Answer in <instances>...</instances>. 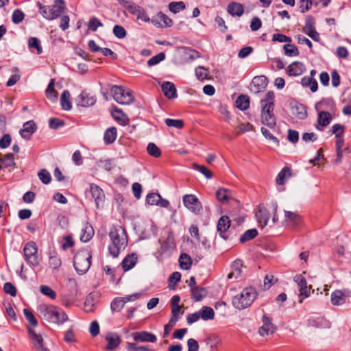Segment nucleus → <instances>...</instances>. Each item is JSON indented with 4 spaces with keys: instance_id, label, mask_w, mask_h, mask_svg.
Returning a JSON list of instances; mask_svg holds the SVG:
<instances>
[{
    "instance_id": "42",
    "label": "nucleus",
    "mask_w": 351,
    "mask_h": 351,
    "mask_svg": "<svg viewBox=\"0 0 351 351\" xmlns=\"http://www.w3.org/2000/svg\"><path fill=\"white\" fill-rule=\"evenodd\" d=\"M45 95L47 98L51 101L54 102L57 101L58 93L54 88V80L51 79L47 88L45 90Z\"/></svg>"
},
{
    "instance_id": "39",
    "label": "nucleus",
    "mask_w": 351,
    "mask_h": 351,
    "mask_svg": "<svg viewBox=\"0 0 351 351\" xmlns=\"http://www.w3.org/2000/svg\"><path fill=\"white\" fill-rule=\"evenodd\" d=\"M291 176V169L288 167H285L282 169L278 173L276 181L278 185H283L287 178Z\"/></svg>"
},
{
    "instance_id": "47",
    "label": "nucleus",
    "mask_w": 351,
    "mask_h": 351,
    "mask_svg": "<svg viewBox=\"0 0 351 351\" xmlns=\"http://www.w3.org/2000/svg\"><path fill=\"white\" fill-rule=\"evenodd\" d=\"M180 266L182 269L188 270L192 265V260L189 255L182 253L179 258Z\"/></svg>"
},
{
    "instance_id": "53",
    "label": "nucleus",
    "mask_w": 351,
    "mask_h": 351,
    "mask_svg": "<svg viewBox=\"0 0 351 351\" xmlns=\"http://www.w3.org/2000/svg\"><path fill=\"white\" fill-rule=\"evenodd\" d=\"M284 53L288 57H295L299 55L296 45H283Z\"/></svg>"
},
{
    "instance_id": "19",
    "label": "nucleus",
    "mask_w": 351,
    "mask_h": 351,
    "mask_svg": "<svg viewBox=\"0 0 351 351\" xmlns=\"http://www.w3.org/2000/svg\"><path fill=\"white\" fill-rule=\"evenodd\" d=\"M138 298V294L134 295H128L123 298H114L110 304L111 310L114 312H119L124 306L125 304L130 300Z\"/></svg>"
},
{
    "instance_id": "23",
    "label": "nucleus",
    "mask_w": 351,
    "mask_h": 351,
    "mask_svg": "<svg viewBox=\"0 0 351 351\" xmlns=\"http://www.w3.org/2000/svg\"><path fill=\"white\" fill-rule=\"evenodd\" d=\"M28 332L30 336V339L34 344V346L38 351H47L43 346V339L40 335H38L35 332L34 329L28 327Z\"/></svg>"
},
{
    "instance_id": "26",
    "label": "nucleus",
    "mask_w": 351,
    "mask_h": 351,
    "mask_svg": "<svg viewBox=\"0 0 351 351\" xmlns=\"http://www.w3.org/2000/svg\"><path fill=\"white\" fill-rule=\"evenodd\" d=\"M137 260L138 257L135 253L127 255L121 263L123 270L124 271H128L132 269L136 264Z\"/></svg>"
},
{
    "instance_id": "62",
    "label": "nucleus",
    "mask_w": 351,
    "mask_h": 351,
    "mask_svg": "<svg viewBox=\"0 0 351 351\" xmlns=\"http://www.w3.org/2000/svg\"><path fill=\"white\" fill-rule=\"evenodd\" d=\"M160 199V195L156 193H150L146 196V202L149 205L157 206Z\"/></svg>"
},
{
    "instance_id": "48",
    "label": "nucleus",
    "mask_w": 351,
    "mask_h": 351,
    "mask_svg": "<svg viewBox=\"0 0 351 351\" xmlns=\"http://www.w3.org/2000/svg\"><path fill=\"white\" fill-rule=\"evenodd\" d=\"M199 312L200 317L205 321L214 319L215 312L211 307L203 306Z\"/></svg>"
},
{
    "instance_id": "2",
    "label": "nucleus",
    "mask_w": 351,
    "mask_h": 351,
    "mask_svg": "<svg viewBox=\"0 0 351 351\" xmlns=\"http://www.w3.org/2000/svg\"><path fill=\"white\" fill-rule=\"evenodd\" d=\"M274 93L269 91L264 99L261 100L262 123L270 128L276 125V119L274 113Z\"/></svg>"
},
{
    "instance_id": "45",
    "label": "nucleus",
    "mask_w": 351,
    "mask_h": 351,
    "mask_svg": "<svg viewBox=\"0 0 351 351\" xmlns=\"http://www.w3.org/2000/svg\"><path fill=\"white\" fill-rule=\"evenodd\" d=\"M301 84L303 86H308L313 93L317 90V82L313 77H304L301 80Z\"/></svg>"
},
{
    "instance_id": "4",
    "label": "nucleus",
    "mask_w": 351,
    "mask_h": 351,
    "mask_svg": "<svg viewBox=\"0 0 351 351\" xmlns=\"http://www.w3.org/2000/svg\"><path fill=\"white\" fill-rule=\"evenodd\" d=\"M257 297V292L254 287H246L238 295L233 297L232 303L234 308L243 310L250 306Z\"/></svg>"
},
{
    "instance_id": "46",
    "label": "nucleus",
    "mask_w": 351,
    "mask_h": 351,
    "mask_svg": "<svg viewBox=\"0 0 351 351\" xmlns=\"http://www.w3.org/2000/svg\"><path fill=\"white\" fill-rule=\"evenodd\" d=\"M216 198L221 203H225L230 198V191L225 189L220 188L216 192Z\"/></svg>"
},
{
    "instance_id": "30",
    "label": "nucleus",
    "mask_w": 351,
    "mask_h": 351,
    "mask_svg": "<svg viewBox=\"0 0 351 351\" xmlns=\"http://www.w3.org/2000/svg\"><path fill=\"white\" fill-rule=\"evenodd\" d=\"M259 227L262 228L267 226L269 219L270 215L267 209L259 208L258 211L256 213Z\"/></svg>"
},
{
    "instance_id": "15",
    "label": "nucleus",
    "mask_w": 351,
    "mask_h": 351,
    "mask_svg": "<svg viewBox=\"0 0 351 351\" xmlns=\"http://www.w3.org/2000/svg\"><path fill=\"white\" fill-rule=\"evenodd\" d=\"M125 9H126L130 14L136 16L138 19H141L143 21H149V18L147 16L145 10L132 1L130 2Z\"/></svg>"
},
{
    "instance_id": "9",
    "label": "nucleus",
    "mask_w": 351,
    "mask_h": 351,
    "mask_svg": "<svg viewBox=\"0 0 351 351\" xmlns=\"http://www.w3.org/2000/svg\"><path fill=\"white\" fill-rule=\"evenodd\" d=\"M184 206L191 212L198 215L202 210V204L199 199L193 194H187L183 196Z\"/></svg>"
},
{
    "instance_id": "34",
    "label": "nucleus",
    "mask_w": 351,
    "mask_h": 351,
    "mask_svg": "<svg viewBox=\"0 0 351 351\" xmlns=\"http://www.w3.org/2000/svg\"><path fill=\"white\" fill-rule=\"evenodd\" d=\"M88 49L93 53H101L104 56H110L112 59H117V56L108 48H101L99 45H88Z\"/></svg>"
},
{
    "instance_id": "12",
    "label": "nucleus",
    "mask_w": 351,
    "mask_h": 351,
    "mask_svg": "<svg viewBox=\"0 0 351 351\" xmlns=\"http://www.w3.org/2000/svg\"><path fill=\"white\" fill-rule=\"evenodd\" d=\"M90 193L92 198L95 200L96 207H102L105 202V193L103 189L95 183L90 184Z\"/></svg>"
},
{
    "instance_id": "13",
    "label": "nucleus",
    "mask_w": 351,
    "mask_h": 351,
    "mask_svg": "<svg viewBox=\"0 0 351 351\" xmlns=\"http://www.w3.org/2000/svg\"><path fill=\"white\" fill-rule=\"evenodd\" d=\"M263 326L259 328L258 333L261 337H266L273 335L276 330V327L271 323V319L267 315H264L262 317Z\"/></svg>"
},
{
    "instance_id": "8",
    "label": "nucleus",
    "mask_w": 351,
    "mask_h": 351,
    "mask_svg": "<svg viewBox=\"0 0 351 351\" xmlns=\"http://www.w3.org/2000/svg\"><path fill=\"white\" fill-rule=\"evenodd\" d=\"M23 256L25 262L32 268L39 265L38 247L35 242H27L23 247Z\"/></svg>"
},
{
    "instance_id": "63",
    "label": "nucleus",
    "mask_w": 351,
    "mask_h": 351,
    "mask_svg": "<svg viewBox=\"0 0 351 351\" xmlns=\"http://www.w3.org/2000/svg\"><path fill=\"white\" fill-rule=\"evenodd\" d=\"M126 348L129 351H149L151 350L149 346H137L134 343H128Z\"/></svg>"
},
{
    "instance_id": "50",
    "label": "nucleus",
    "mask_w": 351,
    "mask_h": 351,
    "mask_svg": "<svg viewBox=\"0 0 351 351\" xmlns=\"http://www.w3.org/2000/svg\"><path fill=\"white\" fill-rule=\"evenodd\" d=\"M242 267V261L236 260L232 265V271L228 274V278H231L233 276H235V278H238V276H239L241 273Z\"/></svg>"
},
{
    "instance_id": "28",
    "label": "nucleus",
    "mask_w": 351,
    "mask_h": 351,
    "mask_svg": "<svg viewBox=\"0 0 351 351\" xmlns=\"http://www.w3.org/2000/svg\"><path fill=\"white\" fill-rule=\"evenodd\" d=\"M267 86V78L264 76L254 77L252 81V90L255 93L263 91Z\"/></svg>"
},
{
    "instance_id": "61",
    "label": "nucleus",
    "mask_w": 351,
    "mask_h": 351,
    "mask_svg": "<svg viewBox=\"0 0 351 351\" xmlns=\"http://www.w3.org/2000/svg\"><path fill=\"white\" fill-rule=\"evenodd\" d=\"M165 58V53L164 52H160L158 53L157 55L152 57L148 61H147V65L149 66H152L154 65H156L161 61L164 60Z\"/></svg>"
},
{
    "instance_id": "21",
    "label": "nucleus",
    "mask_w": 351,
    "mask_h": 351,
    "mask_svg": "<svg viewBox=\"0 0 351 351\" xmlns=\"http://www.w3.org/2000/svg\"><path fill=\"white\" fill-rule=\"evenodd\" d=\"M107 345L105 347L106 350H112L117 348L121 342L120 336L115 332H108L105 337Z\"/></svg>"
},
{
    "instance_id": "51",
    "label": "nucleus",
    "mask_w": 351,
    "mask_h": 351,
    "mask_svg": "<svg viewBox=\"0 0 351 351\" xmlns=\"http://www.w3.org/2000/svg\"><path fill=\"white\" fill-rule=\"evenodd\" d=\"M345 126L341 124L335 123L332 126V133L335 135L336 138H341L344 137Z\"/></svg>"
},
{
    "instance_id": "37",
    "label": "nucleus",
    "mask_w": 351,
    "mask_h": 351,
    "mask_svg": "<svg viewBox=\"0 0 351 351\" xmlns=\"http://www.w3.org/2000/svg\"><path fill=\"white\" fill-rule=\"evenodd\" d=\"M317 123L322 127H326L330 124L335 115L331 112H317Z\"/></svg>"
},
{
    "instance_id": "52",
    "label": "nucleus",
    "mask_w": 351,
    "mask_h": 351,
    "mask_svg": "<svg viewBox=\"0 0 351 351\" xmlns=\"http://www.w3.org/2000/svg\"><path fill=\"white\" fill-rule=\"evenodd\" d=\"M181 274L178 271L173 272L168 278L169 287L175 289L176 285L180 281Z\"/></svg>"
},
{
    "instance_id": "24",
    "label": "nucleus",
    "mask_w": 351,
    "mask_h": 351,
    "mask_svg": "<svg viewBox=\"0 0 351 351\" xmlns=\"http://www.w3.org/2000/svg\"><path fill=\"white\" fill-rule=\"evenodd\" d=\"M161 88L164 95L168 99H175L178 97L176 88L173 83L165 82L162 84Z\"/></svg>"
},
{
    "instance_id": "32",
    "label": "nucleus",
    "mask_w": 351,
    "mask_h": 351,
    "mask_svg": "<svg viewBox=\"0 0 351 351\" xmlns=\"http://www.w3.org/2000/svg\"><path fill=\"white\" fill-rule=\"evenodd\" d=\"M93 235L94 230L92 226L89 223L86 222L84 224V226L82 230V232L80 234V240L82 242H88L92 239Z\"/></svg>"
},
{
    "instance_id": "7",
    "label": "nucleus",
    "mask_w": 351,
    "mask_h": 351,
    "mask_svg": "<svg viewBox=\"0 0 351 351\" xmlns=\"http://www.w3.org/2000/svg\"><path fill=\"white\" fill-rule=\"evenodd\" d=\"M114 99L120 104L129 105L134 99L133 93L122 86L113 85L110 89Z\"/></svg>"
},
{
    "instance_id": "18",
    "label": "nucleus",
    "mask_w": 351,
    "mask_h": 351,
    "mask_svg": "<svg viewBox=\"0 0 351 351\" xmlns=\"http://www.w3.org/2000/svg\"><path fill=\"white\" fill-rule=\"evenodd\" d=\"M286 223L293 228L300 227L302 223V217L296 212L285 210Z\"/></svg>"
},
{
    "instance_id": "29",
    "label": "nucleus",
    "mask_w": 351,
    "mask_h": 351,
    "mask_svg": "<svg viewBox=\"0 0 351 351\" xmlns=\"http://www.w3.org/2000/svg\"><path fill=\"white\" fill-rule=\"evenodd\" d=\"M113 119L121 125H127L129 123V119L123 113L122 110L115 107L111 112Z\"/></svg>"
},
{
    "instance_id": "38",
    "label": "nucleus",
    "mask_w": 351,
    "mask_h": 351,
    "mask_svg": "<svg viewBox=\"0 0 351 351\" xmlns=\"http://www.w3.org/2000/svg\"><path fill=\"white\" fill-rule=\"evenodd\" d=\"M287 73L289 76H299L302 74V64L299 62H294L289 65Z\"/></svg>"
},
{
    "instance_id": "16",
    "label": "nucleus",
    "mask_w": 351,
    "mask_h": 351,
    "mask_svg": "<svg viewBox=\"0 0 351 351\" xmlns=\"http://www.w3.org/2000/svg\"><path fill=\"white\" fill-rule=\"evenodd\" d=\"M314 18L311 16H308L306 19V23L304 27V32L308 35L315 42H319V34L315 30L313 26Z\"/></svg>"
},
{
    "instance_id": "22",
    "label": "nucleus",
    "mask_w": 351,
    "mask_h": 351,
    "mask_svg": "<svg viewBox=\"0 0 351 351\" xmlns=\"http://www.w3.org/2000/svg\"><path fill=\"white\" fill-rule=\"evenodd\" d=\"M133 339L137 342L155 343L157 341L156 336L147 331L135 332L133 333Z\"/></svg>"
},
{
    "instance_id": "17",
    "label": "nucleus",
    "mask_w": 351,
    "mask_h": 351,
    "mask_svg": "<svg viewBox=\"0 0 351 351\" xmlns=\"http://www.w3.org/2000/svg\"><path fill=\"white\" fill-rule=\"evenodd\" d=\"M152 23L156 27L160 28L171 27L173 24L172 20L162 12H158L152 19Z\"/></svg>"
},
{
    "instance_id": "27",
    "label": "nucleus",
    "mask_w": 351,
    "mask_h": 351,
    "mask_svg": "<svg viewBox=\"0 0 351 351\" xmlns=\"http://www.w3.org/2000/svg\"><path fill=\"white\" fill-rule=\"evenodd\" d=\"M96 102L95 96L90 95V93L82 91L79 96L78 105L82 107H89L93 106Z\"/></svg>"
},
{
    "instance_id": "6",
    "label": "nucleus",
    "mask_w": 351,
    "mask_h": 351,
    "mask_svg": "<svg viewBox=\"0 0 351 351\" xmlns=\"http://www.w3.org/2000/svg\"><path fill=\"white\" fill-rule=\"evenodd\" d=\"M37 6L39 8L42 16L49 20L59 17L65 9V3L63 0H55L51 6H45L40 2H37Z\"/></svg>"
},
{
    "instance_id": "5",
    "label": "nucleus",
    "mask_w": 351,
    "mask_h": 351,
    "mask_svg": "<svg viewBox=\"0 0 351 351\" xmlns=\"http://www.w3.org/2000/svg\"><path fill=\"white\" fill-rule=\"evenodd\" d=\"M92 252L89 249L80 250L73 257V266L80 275L86 274L91 265Z\"/></svg>"
},
{
    "instance_id": "36",
    "label": "nucleus",
    "mask_w": 351,
    "mask_h": 351,
    "mask_svg": "<svg viewBox=\"0 0 351 351\" xmlns=\"http://www.w3.org/2000/svg\"><path fill=\"white\" fill-rule=\"evenodd\" d=\"M117 137V130L115 127L108 128L104 135V141L106 145L113 143Z\"/></svg>"
},
{
    "instance_id": "59",
    "label": "nucleus",
    "mask_w": 351,
    "mask_h": 351,
    "mask_svg": "<svg viewBox=\"0 0 351 351\" xmlns=\"http://www.w3.org/2000/svg\"><path fill=\"white\" fill-rule=\"evenodd\" d=\"M271 41L278 43H287L289 44L290 43H291L292 40L289 36H287L286 35L282 34L277 33L274 34L271 36Z\"/></svg>"
},
{
    "instance_id": "10",
    "label": "nucleus",
    "mask_w": 351,
    "mask_h": 351,
    "mask_svg": "<svg viewBox=\"0 0 351 351\" xmlns=\"http://www.w3.org/2000/svg\"><path fill=\"white\" fill-rule=\"evenodd\" d=\"M317 112H328L335 114L337 110L336 103L332 97H327L322 99L319 102L316 103L315 106Z\"/></svg>"
},
{
    "instance_id": "25",
    "label": "nucleus",
    "mask_w": 351,
    "mask_h": 351,
    "mask_svg": "<svg viewBox=\"0 0 351 351\" xmlns=\"http://www.w3.org/2000/svg\"><path fill=\"white\" fill-rule=\"evenodd\" d=\"M176 247V243L173 232H168V235L165 240L161 243L160 249L162 253L170 252Z\"/></svg>"
},
{
    "instance_id": "11",
    "label": "nucleus",
    "mask_w": 351,
    "mask_h": 351,
    "mask_svg": "<svg viewBox=\"0 0 351 351\" xmlns=\"http://www.w3.org/2000/svg\"><path fill=\"white\" fill-rule=\"evenodd\" d=\"M293 280L299 287V302L302 303L304 298L309 296L310 290L312 287L311 286L308 287L307 285V281L306 278L301 274L295 276Z\"/></svg>"
},
{
    "instance_id": "41",
    "label": "nucleus",
    "mask_w": 351,
    "mask_h": 351,
    "mask_svg": "<svg viewBox=\"0 0 351 351\" xmlns=\"http://www.w3.org/2000/svg\"><path fill=\"white\" fill-rule=\"evenodd\" d=\"M70 93L68 90H64L60 97V104L62 108L64 110H69L72 108V104L70 101Z\"/></svg>"
},
{
    "instance_id": "20",
    "label": "nucleus",
    "mask_w": 351,
    "mask_h": 351,
    "mask_svg": "<svg viewBox=\"0 0 351 351\" xmlns=\"http://www.w3.org/2000/svg\"><path fill=\"white\" fill-rule=\"evenodd\" d=\"M37 126L32 120L24 123L23 128L20 130L19 133L24 139H30L32 134L36 131Z\"/></svg>"
},
{
    "instance_id": "40",
    "label": "nucleus",
    "mask_w": 351,
    "mask_h": 351,
    "mask_svg": "<svg viewBox=\"0 0 351 351\" xmlns=\"http://www.w3.org/2000/svg\"><path fill=\"white\" fill-rule=\"evenodd\" d=\"M346 302L344 293L341 290H335L331 294V303L333 305L339 306Z\"/></svg>"
},
{
    "instance_id": "31",
    "label": "nucleus",
    "mask_w": 351,
    "mask_h": 351,
    "mask_svg": "<svg viewBox=\"0 0 351 351\" xmlns=\"http://www.w3.org/2000/svg\"><path fill=\"white\" fill-rule=\"evenodd\" d=\"M180 49L182 50L183 58L185 61H193L200 57L199 52L190 47H182Z\"/></svg>"
},
{
    "instance_id": "57",
    "label": "nucleus",
    "mask_w": 351,
    "mask_h": 351,
    "mask_svg": "<svg viewBox=\"0 0 351 351\" xmlns=\"http://www.w3.org/2000/svg\"><path fill=\"white\" fill-rule=\"evenodd\" d=\"M186 6L183 1L171 2L169 4V10L174 14L184 10Z\"/></svg>"
},
{
    "instance_id": "58",
    "label": "nucleus",
    "mask_w": 351,
    "mask_h": 351,
    "mask_svg": "<svg viewBox=\"0 0 351 351\" xmlns=\"http://www.w3.org/2000/svg\"><path fill=\"white\" fill-rule=\"evenodd\" d=\"M193 169L199 171L202 173L206 178L210 179L213 177V173L204 165H200L194 163Z\"/></svg>"
},
{
    "instance_id": "14",
    "label": "nucleus",
    "mask_w": 351,
    "mask_h": 351,
    "mask_svg": "<svg viewBox=\"0 0 351 351\" xmlns=\"http://www.w3.org/2000/svg\"><path fill=\"white\" fill-rule=\"evenodd\" d=\"M231 225V221L228 216H221L217 223V228L220 237L225 240L228 239L229 235L227 234L228 230Z\"/></svg>"
},
{
    "instance_id": "55",
    "label": "nucleus",
    "mask_w": 351,
    "mask_h": 351,
    "mask_svg": "<svg viewBox=\"0 0 351 351\" xmlns=\"http://www.w3.org/2000/svg\"><path fill=\"white\" fill-rule=\"evenodd\" d=\"M147 153L154 157L158 158L161 156L160 149L154 143H149L147 147Z\"/></svg>"
},
{
    "instance_id": "3",
    "label": "nucleus",
    "mask_w": 351,
    "mask_h": 351,
    "mask_svg": "<svg viewBox=\"0 0 351 351\" xmlns=\"http://www.w3.org/2000/svg\"><path fill=\"white\" fill-rule=\"evenodd\" d=\"M38 312L42 319L51 323L62 324L68 320V316L64 311L52 305H40Z\"/></svg>"
},
{
    "instance_id": "33",
    "label": "nucleus",
    "mask_w": 351,
    "mask_h": 351,
    "mask_svg": "<svg viewBox=\"0 0 351 351\" xmlns=\"http://www.w3.org/2000/svg\"><path fill=\"white\" fill-rule=\"evenodd\" d=\"M190 291L191 298L195 302L202 301L208 294L206 289L199 286L193 289Z\"/></svg>"
},
{
    "instance_id": "43",
    "label": "nucleus",
    "mask_w": 351,
    "mask_h": 351,
    "mask_svg": "<svg viewBox=\"0 0 351 351\" xmlns=\"http://www.w3.org/2000/svg\"><path fill=\"white\" fill-rule=\"evenodd\" d=\"M49 265L53 270H57L61 267L62 261L56 252L50 254L49 258Z\"/></svg>"
},
{
    "instance_id": "60",
    "label": "nucleus",
    "mask_w": 351,
    "mask_h": 351,
    "mask_svg": "<svg viewBox=\"0 0 351 351\" xmlns=\"http://www.w3.org/2000/svg\"><path fill=\"white\" fill-rule=\"evenodd\" d=\"M195 71V75L199 80L203 81L208 78V71L204 66H199L196 67Z\"/></svg>"
},
{
    "instance_id": "35",
    "label": "nucleus",
    "mask_w": 351,
    "mask_h": 351,
    "mask_svg": "<svg viewBox=\"0 0 351 351\" xmlns=\"http://www.w3.org/2000/svg\"><path fill=\"white\" fill-rule=\"evenodd\" d=\"M227 10L230 15L237 16H242L244 12L243 5L236 2L229 3Z\"/></svg>"
},
{
    "instance_id": "1",
    "label": "nucleus",
    "mask_w": 351,
    "mask_h": 351,
    "mask_svg": "<svg viewBox=\"0 0 351 351\" xmlns=\"http://www.w3.org/2000/svg\"><path fill=\"white\" fill-rule=\"evenodd\" d=\"M110 244L108 246L109 253L114 258L118 257L121 251L125 250L128 243L126 230L121 226H113L109 232Z\"/></svg>"
},
{
    "instance_id": "54",
    "label": "nucleus",
    "mask_w": 351,
    "mask_h": 351,
    "mask_svg": "<svg viewBox=\"0 0 351 351\" xmlns=\"http://www.w3.org/2000/svg\"><path fill=\"white\" fill-rule=\"evenodd\" d=\"M40 291L42 294L48 296L52 300H55L57 297L56 291L47 285H41L40 287Z\"/></svg>"
},
{
    "instance_id": "56",
    "label": "nucleus",
    "mask_w": 351,
    "mask_h": 351,
    "mask_svg": "<svg viewBox=\"0 0 351 351\" xmlns=\"http://www.w3.org/2000/svg\"><path fill=\"white\" fill-rule=\"evenodd\" d=\"M38 176L40 181L45 184H48L51 182V176L49 172L45 169H43L38 173Z\"/></svg>"
},
{
    "instance_id": "49",
    "label": "nucleus",
    "mask_w": 351,
    "mask_h": 351,
    "mask_svg": "<svg viewBox=\"0 0 351 351\" xmlns=\"http://www.w3.org/2000/svg\"><path fill=\"white\" fill-rule=\"evenodd\" d=\"M258 235L256 229H250L246 230L240 237V242L244 243L250 240L254 239Z\"/></svg>"
},
{
    "instance_id": "64",
    "label": "nucleus",
    "mask_w": 351,
    "mask_h": 351,
    "mask_svg": "<svg viewBox=\"0 0 351 351\" xmlns=\"http://www.w3.org/2000/svg\"><path fill=\"white\" fill-rule=\"evenodd\" d=\"M23 313L26 319L29 322V324L33 327H36L38 325V322L32 312L27 308H25L23 310Z\"/></svg>"
},
{
    "instance_id": "44",
    "label": "nucleus",
    "mask_w": 351,
    "mask_h": 351,
    "mask_svg": "<svg viewBox=\"0 0 351 351\" xmlns=\"http://www.w3.org/2000/svg\"><path fill=\"white\" fill-rule=\"evenodd\" d=\"M236 106L241 110H245L250 106V98L245 95H239L236 100Z\"/></svg>"
}]
</instances>
